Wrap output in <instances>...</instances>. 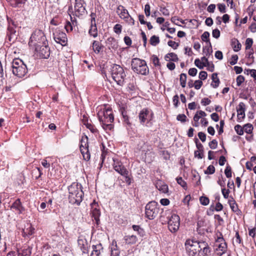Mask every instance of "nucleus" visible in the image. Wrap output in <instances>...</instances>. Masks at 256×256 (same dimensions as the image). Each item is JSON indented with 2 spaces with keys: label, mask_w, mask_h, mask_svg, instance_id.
<instances>
[{
  "label": "nucleus",
  "mask_w": 256,
  "mask_h": 256,
  "mask_svg": "<svg viewBox=\"0 0 256 256\" xmlns=\"http://www.w3.org/2000/svg\"><path fill=\"white\" fill-rule=\"evenodd\" d=\"M78 246L82 252L83 253H88V248H87V242L86 240H82V239H78Z\"/></svg>",
  "instance_id": "nucleus-29"
},
{
  "label": "nucleus",
  "mask_w": 256,
  "mask_h": 256,
  "mask_svg": "<svg viewBox=\"0 0 256 256\" xmlns=\"http://www.w3.org/2000/svg\"><path fill=\"white\" fill-rule=\"evenodd\" d=\"M198 256H210L212 252V249L208 242L206 241L198 240Z\"/></svg>",
  "instance_id": "nucleus-15"
},
{
  "label": "nucleus",
  "mask_w": 256,
  "mask_h": 256,
  "mask_svg": "<svg viewBox=\"0 0 256 256\" xmlns=\"http://www.w3.org/2000/svg\"><path fill=\"white\" fill-rule=\"evenodd\" d=\"M198 240H187L185 242L186 249L189 256H198Z\"/></svg>",
  "instance_id": "nucleus-9"
},
{
  "label": "nucleus",
  "mask_w": 256,
  "mask_h": 256,
  "mask_svg": "<svg viewBox=\"0 0 256 256\" xmlns=\"http://www.w3.org/2000/svg\"><path fill=\"white\" fill-rule=\"evenodd\" d=\"M124 20L129 24H130L132 26L134 24V20L130 16V14L129 16H126V18H125Z\"/></svg>",
  "instance_id": "nucleus-59"
},
{
  "label": "nucleus",
  "mask_w": 256,
  "mask_h": 256,
  "mask_svg": "<svg viewBox=\"0 0 256 256\" xmlns=\"http://www.w3.org/2000/svg\"><path fill=\"white\" fill-rule=\"evenodd\" d=\"M234 130L238 135L242 136L244 134V128L239 124L234 126Z\"/></svg>",
  "instance_id": "nucleus-49"
},
{
  "label": "nucleus",
  "mask_w": 256,
  "mask_h": 256,
  "mask_svg": "<svg viewBox=\"0 0 256 256\" xmlns=\"http://www.w3.org/2000/svg\"><path fill=\"white\" fill-rule=\"evenodd\" d=\"M178 184L181 186L184 189L187 188L186 182L182 179V177H178L176 178Z\"/></svg>",
  "instance_id": "nucleus-45"
},
{
  "label": "nucleus",
  "mask_w": 256,
  "mask_h": 256,
  "mask_svg": "<svg viewBox=\"0 0 256 256\" xmlns=\"http://www.w3.org/2000/svg\"><path fill=\"white\" fill-rule=\"evenodd\" d=\"M158 204L155 201L150 202L145 206L146 216L149 220H154L159 212Z\"/></svg>",
  "instance_id": "nucleus-7"
},
{
  "label": "nucleus",
  "mask_w": 256,
  "mask_h": 256,
  "mask_svg": "<svg viewBox=\"0 0 256 256\" xmlns=\"http://www.w3.org/2000/svg\"><path fill=\"white\" fill-rule=\"evenodd\" d=\"M202 82L200 80H196L194 82V87L196 90H199L202 85Z\"/></svg>",
  "instance_id": "nucleus-64"
},
{
  "label": "nucleus",
  "mask_w": 256,
  "mask_h": 256,
  "mask_svg": "<svg viewBox=\"0 0 256 256\" xmlns=\"http://www.w3.org/2000/svg\"><path fill=\"white\" fill-rule=\"evenodd\" d=\"M98 116L102 128L105 130H111L114 126L112 122L114 120L111 108H104L98 113Z\"/></svg>",
  "instance_id": "nucleus-2"
},
{
  "label": "nucleus",
  "mask_w": 256,
  "mask_h": 256,
  "mask_svg": "<svg viewBox=\"0 0 256 256\" xmlns=\"http://www.w3.org/2000/svg\"><path fill=\"white\" fill-rule=\"evenodd\" d=\"M168 44L169 46L172 47L174 49H176L179 46V44L174 41L169 40L168 42Z\"/></svg>",
  "instance_id": "nucleus-53"
},
{
  "label": "nucleus",
  "mask_w": 256,
  "mask_h": 256,
  "mask_svg": "<svg viewBox=\"0 0 256 256\" xmlns=\"http://www.w3.org/2000/svg\"><path fill=\"white\" fill-rule=\"evenodd\" d=\"M68 190L69 202L72 204L80 205L84 195L82 184L78 182H73L68 187Z\"/></svg>",
  "instance_id": "nucleus-1"
},
{
  "label": "nucleus",
  "mask_w": 256,
  "mask_h": 256,
  "mask_svg": "<svg viewBox=\"0 0 256 256\" xmlns=\"http://www.w3.org/2000/svg\"><path fill=\"white\" fill-rule=\"evenodd\" d=\"M208 146L211 149H216L218 146V142L216 140H213L208 144Z\"/></svg>",
  "instance_id": "nucleus-54"
},
{
  "label": "nucleus",
  "mask_w": 256,
  "mask_h": 256,
  "mask_svg": "<svg viewBox=\"0 0 256 256\" xmlns=\"http://www.w3.org/2000/svg\"><path fill=\"white\" fill-rule=\"evenodd\" d=\"M87 128L89 129L90 132L94 134L98 132L97 129L92 124H91L89 123L88 125L86 126Z\"/></svg>",
  "instance_id": "nucleus-56"
},
{
  "label": "nucleus",
  "mask_w": 256,
  "mask_h": 256,
  "mask_svg": "<svg viewBox=\"0 0 256 256\" xmlns=\"http://www.w3.org/2000/svg\"><path fill=\"white\" fill-rule=\"evenodd\" d=\"M218 248L219 250L222 252L218 254L220 256L226 252L227 250V244L226 242H221L218 244Z\"/></svg>",
  "instance_id": "nucleus-40"
},
{
  "label": "nucleus",
  "mask_w": 256,
  "mask_h": 256,
  "mask_svg": "<svg viewBox=\"0 0 256 256\" xmlns=\"http://www.w3.org/2000/svg\"><path fill=\"white\" fill-rule=\"evenodd\" d=\"M92 252L90 254V256H100L101 252L103 250V247L102 244L100 243L96 245L92 246Z\"/></svg>",
  "instance_id": "nucleus-23"
},
{
  "label": "nucleus",
  "mask_w": 256,
  "mask_h": 256,
  "mask_svg": "<svg viewBox=\"0 0 256 256\" xmlns=\"http://www.w3.org/2000/svg\"><path fill=\"white\" fill-rule=\"evenodd\" d=\"M195 65L200 69H202L204 66H206V64L204 62H202L198 58H196L194 60Z\"/></svg>",
  "instance_id": "nucleus-48"
},
{
  "label": "nucleus",
  "mask_w": 256,
  "mask_h": 256,
  "mask_svg": "<svg viewBox=\"0 0 256 256\" xmlns=\"http://www.w3.org/2000/svg\"><path fill=\"white\" fill-rule=\"evenodd\" d=\"M176 120L182 122H184L186 121V116L184 114H179L177 116Z\"/></svg>",
  "instance_id": "nucleus-52"
},
{
  "label": "nucleus",
  "mask_w": 256,
  "mask_h": 256,
  "mask_svg": "<svg viewBox=\"0 0 256 256\" xmlns=\"http://www.w3.org/2000/svg\"><path fill=\"white\" fill-rule=\"evenodd\" d=\"M230 45L233 50L236 52H238L242 48V44L236 38H232L230 40Z\"/></svg>",
  "instance_id": "nucleus-25"
},
{
  "label": "nucleus",
  "mask_w": 256,
  "mask_h": 256,
  "mask_svg": "<svg viewBox=\"0 0 256 256\" xmlns=\"http://www.w3.org/2000/svg\"><path fill=\"white\" fill-rule=\"evenodd\" d=\"M153 112L148 108H144L140 110L138 114V118L141 124H144L145 122L146 124L150 123L151 120L153 119ZM148 126V124H146Z\"/></svg>",
  "instance_id": "nucleus-10"
},
{
  "label": "nucleus",
  "mask_w": 256,
  "mask_h": 256,
  "mask_svg": "<svg viewBox=\"0 0 256 256\" xmlns=\"http://www.w3.org/2000/svg\"><path fill=\"white\" fill-rule=\"evenodd\" d=\"M212 82L211 84V86L214 88H216L218 86L220 83L219 78L218 77L217 73H213L212 75Z\"/></svg>",
  "instance_id": "nucleus-34"
},
{
  "label": "nucleus",
  "mask_w": 256,
  "mask_h": 256,
  "mask_svg": "<svg viewBox=\"0 0 256 256\" xmlns=\"http://www.w3.org/2000/svg\"><path fill=\"white\" fill-rule=\"evenodd\" d=\"M34 228L32 227L30 224H28L26 227L22 230V235L24 237L30 238V236H32L34 234Z\"/></svg>",
  "instance_id": "nucleus-20"
},
{
  "label": "nucleus",
  "mask_w": 256,
  "mask_h": 256,
  "mask_svg": "<svg viewBox=\"0 0 256 256\" xmlns=\"http://www.w3.org/2000/svg\"><path fill=\"white\" fill-rule=\"evenodd\" d=\"M159 190L164 193H166L168 192V186L166 184H163L160 186V188H158Z\"/></svg>",
  "instance_id": "nucleus-58"
},
{
  "label": "nucleus",
  "mask_w": 256,
  "mask_h": 256,
  "mask_svg": "<svg viewBox=\"0 0 256 256\" xmlns=\"http://www.w3.org/2000/svg\"><path fill=\"white\" fill-rule=\"evenodd\" d=\"M88 33L94 38H96L98 36V30L96 25H90V28L89 30Z\"/></svg>",
  "instance_id": "nucleus-39"
},
{
  "label": "nucleus",
  "mask_w": 256,
  "mask_h": 256,
  "mask_svg": "<svg viewBox=\"0 0 256 256\" xmlns=\"http://www.w3.org/2000/svg\"><path fill=\"white\" fill-rule=\"evenodd\" d=\"M48 44V42L42 30H36L31 35L28 44L32 46V44L35 46V44Z\"/></svg>",
  "instance_id": "nucleus-6"
},
{
  "label": "nucleus",
  "mask_w": 256,
  "mask_h": 256,
  "mask_svg": "<svg viewBox=\"0 0 256 256\" xmlns=\"http://www.w3.org/2000/svg\"><path fill=\"white\" fill-rule=\"evenodd\" d=\"M215 172V168L212 165L209 166L204 171L205 174H212Z\"/></svg>",
  "instance_id": "nucleus-46"
},
{
  "label": "nucleus",
  "mask_w": 256,
  "mask_h": 256,
  "mask_svg": "<svg viewBox=\"0 0 256 256\" xmlns=\"http://www.w3.org/2000/svg\"><path fill=\"white\" fill-rule=\"evenodd\" d=\"M35 51L37 54L42 58H48L50 55V48L48 44H35Z\"/></svg>",
  "instance_id": "nucleus-12"
},
{
  "label": "nucleus",
  "mask_w": 256,
  "mask_h": 256,
  "mask_svg": "<svg viewBox=\"0 0 256 256\" xmlns=\"http://www.w3.org/2000/svg\"><path fill=\"white\" fill-rule=\"evenodd\" d=\"M160 42L159 37L155 35L152 36L150 40V44L153 46H156L160 43Z\"/></svg>",
  "instance_id": "nucleus-41"
},
{
  "label": "nucleus",
  "mask_w": 256,
  "mask_h": 256,
  "mask_svg": "<svg viewBox=\"0 0 256 256\" xmlns=\"http://www.w3.org/2000/svg\"><path fill=\"white\" fill-rule=\"evenodd\" d=\"M244 76L242 75L238 76L236 79V84L238 86H240L244 82Z\"/></svg>",
  "instance_id": "nucleus-55"
},
{
  "label": "nucleus",
  "mask_w": 256,
  "mask_h": 256,
  "mask_svg": "<svg viewBox=\"0 0 256 256\" xmlns=\"http://www.w3.org/2000/svg\"><path fill=\"white\" fill-rule=\"evenodd\" d=\"M180 224V218L176 214H172L168 221V230L172 232H175L179 229Z\"/></svg>",
  "instance_id": "nucleus-13"
},
{
  "label": "nucleus",
  "mask_w": 256,
  "mask_h": 256,
  "mask_svg": "<svg viewBox=\"0 0 256 256\" xmlns=\"http://www.w3.org/2000/svg\"><path fill=\"white\" fill-rule=\"evenodd\" d=\"M106 44L108 46L110 49H116L118 48V44L116 40L113 37H110L106 40Z\"/></svg>",
  "instance_id": "nucleus-28"
},
{
  "label": "nucleus",
  "mask_w": 256,
  "mask_h": 256,
  "mask_svg": "<svg viewBox=\"0 0 256 256\" xmlns=\"http://www.w3.org/2000/svg\"><path fill=\"white\" fill-rule=\"evenodd\" d=\"M224 173L228 178L232 177V169L229 165H228L224 170Z\"/></svg>",
  "instance_id": "nucleus-51"
},
{
  "label": "nucleus",
  "mask_w": 256,
  "mask_h": 256,
  "mask_svg": "<svg viewBox=\"0 0 256 256\" xmlns=\"http://www.w3.org/2000/svg\"><path fill=\"white\" fill-rule=\"evenodd\" d=\"M238 60V56L236 54H234L232 56L231 60L230 62V64L233 66L237 63Z\"/></svg>",
  "instance_id": "nucleus-62"
},
{
  "label": "nucleus",
  "mask_w": 256,
  "mask_h": 256,
  "mask_svg": "<svg viewBox=\"0 0 256 256\" xmlns=\"http://www.w3.org/2000/svg\"><path fill=\"white\" fill-rule=\"evenodd\" d=\"M12 67L13 74L19 78L24 76L28 72L26 66L20 58L13 60Z\"/></svg>",
  "instance_id": "nucleus-5"
},
{
  "label": "nucleus",
  "mask_w": 256,
  "mask_h": 256,
  "mask_svg": "<svg viewBox=\"0 0 256 256\" xmlns=\"http://www.w3.org/2000/svg\"><path fill=\"white\" fill-rule=\"evenodd\" d=\"M253 40L251 38H248L246 41V49H250L252 45Z\"/></svg>",
  "instance_id": "nucleus-50"
},
{
  "label": "nucleus",
  "mask_w": 256,
  "mask_h": 256,
  "mask_svg": "<svg viewBox=\"0 0 256 256\" xmlns=\"http://www.w3.org/2000/svg\"><path fill=\"white\" fill-rule=\"evenodd\" d=\"M86 6V3L84 0H75L74 15L79 18L87 14Z\"/></svg>",
  "instance_id": "nucleus-11"
},
{
  "label": "nucleus",
  "mask_w": 256,
  "mask_h": 256,
  "mask_svg": "<svg viewBox=\"0 0 256 256\" xmlns=\"http://www.w3.org/2000/svg\"><path fill=\"white\" fill-rule=\"evenodd\" d=\"M10 209L14 210L17 214H20L25 211V208L23 206L20 200L17 198L11 205Z\"/></svg>",
  "instance_id": "nucleus-18"
},
{
  "label": "nucleus",
  "mask_w": 256,
  "mask_h": 256,
  "mask_svg": "<svg viewBox=\"0 0 256 256\" xmlns=\"http://www.w3.org/2000/svg\"><path fill=\"white\" fill-rule=\"evenodd\" d=\"M186 74L182 73L180 75V84L182 88H184L186 86Z\"/></svg>",
  "instance_id": "nucleus-43"
},
{
  "label": "nucleus",
  "mask_w": 256,
  "mask_h": 256,
  "mask_svg": "<svg viewBox=\"0 0 256 256\" xmlns=\"http://www.w3.org/2000/svg\"><path fill=\"white\" fill-rule=\"evenodd\" d=\"M132 228L134 230L137 232L138 234L140 235V236L143 237L145 235V232L144 230L140 226L134 224L132 226Z\"/></svg>",
  "instance_id": "nucleus-36"
},
{
  "label": "nucleus",
  "mask_w": 256,
  "mask_h": 256,
  "mask_svg": "<svg viewBox=\"0 0 256 256\" xmlns=\"http://www.w3.org/2000/svg\"><path fill=\"white\" fill-rule=\"evenodd\" d=\"M243 128L244 131L249 134L252 133L254 128L252 125L250 124H246L245 125H244Z\"/></svg>",
  "instance_id": "nucleus-44"
},
{
  "label": "nucleus",
  "mask_w": 256,
  "mask_h": 256,
  "mask_svg": "<svg viewBox=\"0 0 256 256\" xmlns=\"http://www.w3.org/2000/svg\"><path fill=\"white\" fill-rule=\"evenodd\" d=\"M32 253V248L25 246L21 250L18 251V256H30Z\"/></svg>",
  "instance_id": "nucleus-30"
},
{
  "label": "nucleus",
  "mask_w": 256,
  "mask_h": 256,
  "mask_svg": "<svg viewBox=\"0 0 256 256\" xmlns=\"http://www.w3.org/2000/svg\"><path fill=\"white\" fill-rule=\"evenodd\" d=\"M205 222L204 220L201 218L200 220H198L197 222V232L199 233H203L204 232V230L202 228L204 226Z\"/></svg>",
  "instance_id": "nucleus-38"
},
{
  "label": "nucleus",
  "mask_w": 256,
  "mask_h": 256,
  "mask_svg": "<svg viewBox=\"0 0 256 256\" xmlns=\"http://www.w3.org/2000/svg\"><path fill=\"white\" fill-rule=\"evenodd\" d=\"M116 12L119 16L122 19L126 18V16H129L128 10L122 5H120L117 7Z\"/></svg>",
  "instance_id": "nucleus-24"
},
{
  "label": "nucleus",
  "mask_w": 256,
  "mask_h": 256,
  "mask_svg": "<svg viewBox=\"0 0 256 256\" xmlns=\"http://www.w3.org/2000/svg\"><path fill=\"white\" fill-rule=\"evenodd\" d=\"M132 69L137 74L146 76L148 73V68L144 60L134 58L131 62Z\"/></svg>",
  "instance_id": "nucleus-4"
},
{
  "label": "nucleus",
  "mask_w": 256,
  "mask_h": 256,
  "mask_svg": "<svg viewBox=\"0 0 256 256\" xmlns=\"http://www.w3.org/2000/svg\"><path fill=\"white\" fill-rule=\"evenodd\" d=\"M144 13L146 16H149L150 14V7L149 4H147L144 6Z\"/></svg>",
  "instance_id": "nucleus-60"
},
{
  "label": "nucleus",
  "mask_w": 256,
  "mask_h": 256,
  "mask_svg": "<svg viewBox=\"0 0 256 256\" xmlns=\"http://www.w3.org/2000/svg\"><path fill=\"white\" fill-rule=\"evenodd\" d=\"M92 47L94 52L96 54H98L103 46L100 42L94 40L92 44Z\"/></svg>",
  "instance_id": "nucleus-31"
},
{
  "label": "nucleus",
  "mask_w": 256,
  "mask_h": 256,
  "mask_svg": "<svg viewBox=\"0 0 256 256\" xmlns=\"http://www.w3.org/2000/svg\"><path fill=\"white\" fill-rule=\"evenodd\" d=\"M54 38L55 42L60 44L62 46H66L67 42V38L66 34L60 32V30L56 31L54 34Z\"/></svg>",
  "instance_id": "nucleus-16"
},
{
  "label": "nucleus",
  "mask_w": 256,
  "mask_h": 256,
  "mask_svg": "<svg viewBox=\"0 0 256 256\" xmlns=\"http://www.w3.org/2000/svg\"><path fill=\"white\" fill-rule=\"evenodd\" d=\"M220 32L218 28L214 29L212 30V36L216 38H218L220 36Z\"/></svg>",
  "instance_id": "nucleus-63"
},
{
  "label": "nucleus",
  "mask_w": 256,
  "mask_h": 256,
  "mask_svg": "<svg viewBox=\"0 0 256 256\" xmlns=\"http://www.w3.org/2000/svg\"><path fill=\"white\" fill-rule=\"evenodd\" d=\"M246 105L243 102H240L236 108L237 116L238 120L243 119L245 117Z\"/></svg>",
  "instance_id": "nucleus-21"
},
{
  "label": "nucleus",
  "mask_w": 256,
  "mask_h": 256,
  "mask_svg": "<svg viewBox=\"0 0 256 256\" xmlns=\"http://www.w3.org/2000/svg\"><path fill=\"white\" fill-rule=\"evenodd\" d=\"M203 52L206 54V56L209 58L212 52V46L211 42L203 48Z\"/></svg>",
  "instance_id": "nucleus-37"
},
{
  "label": "nucleus",
  "mask_w": 256,
  "mask_h": 256,
  "mask_svg": "<svg viewBox=\"0 0 256 256\" xmlns=\"http://www.w3.org/2000/svg\"><path fill=\"white\" fill-rule=\"evenodd\" d=\"M68 12L70 16L72 23L70 22L69 21H66V24L64 26V28H65L66 30V32H70L72 31V25H74V23L76 24V20L75 18L74 20H72V18L71 16V13L73 12V11H72V5L69 6Z\"/></svg>",
  "instance_id": "nucleus-19"
},
{
  "label": "nucleus",
  "mask_w": 256,
  "mask_h": 256,
  "mask_svg": "<svg viewBox=\"0 0 256 256\" xmlns=\"http://www.w3.org/2000/svg\"><path fill=\"white\" fill-rule=\"evenodd\" d=\"M111 255L110 256H120V251L118 248L116 242L113 240L111 246Z\"/></svg>",
  "instance_id": "nucleus-26"
},
{
  "label": "nucleus",
  "mask_w": 256,
  "mask_h": 256,
  "mask_svg": "<svg viewBox=\"0 0 256 256\" xmlns=\"http://www.w3.org/2000/svg\"><path fill=\"white\" fill-rule=\"evenodd\" d=\"M166 61L177 62L178 60V56L174 52H170L166 54L164 56Z\"/></svg>",
  "instance_id": "nucleus-35"
},
{
  "label": "nucleus",
  "mask_w": 256,
  "mask_h": 256,
  "mask_svg": "<svg viewBox=\"0 0 256 256\" xmlns=\"http://www.w3.org/2000/svg\"><path fill=\"white\" fill-rule=\"evenodd\" d=\"M16 32V30L12 26H9L8 27L7 29V34L12 36V34H14Z\"/></svg>",
  "instance_id": "nucleus-61"
},
{
  "label": "nucleus",
  "mask_w": 256,
  "mask_h": 256,
  "mask_svg": "<svg viewBox=\"0 0 256 256\" xmlns=\"http://www.w3.org/2000/svg\"><path fill=\"white\" fill-rule=\"evenodd\" d=\"M120 110L121 112V114L122 116L124 122L125 124H127L128 126H130L131 124L129 120V118L127 115L126 112V111L124 108L123 107L120 108Z\"/></svg>",
  "instance_id": "nucleus-33"
},
{
  "label": "nucleus",
  "mask_w": 256,
  "mask_h": 256,
  "mask_svg": "<svg viewBox=\"0 0 256 256\" xmlns=\"http://www.w3.org/2000/svg\"><path fill=\"white\" fill-rule=\"evenodd\" d=\"M210 35V34L208 32H204L201 36L202 40L206 42L208 44H210V42L209 38Z\"/></svg>",
  "instance_id": "nucleus-42"
},
{
  "label": "nucleus",
  "mask_w": 256,
  "mask_h": 256,
  "mask_svg": "<svg viewBox=\"0 0 256 256\" xmlns=\"http://www.w3.org/2000/svg\"><path fill=\"white\" fill-rule=\"evenodd\" d=\"M231 199L228 200V203L232 212H236L240 211L238 204L232 197H230Z\"/></svg>",
  "instance_id": "nucleus-32"
},
{
  "label": "nucleus",
  "mask_w": 256,
  "mask_h": 256,
  "mask_svg": "<svg viewBox=\"0 0 256 256\" xmlns=\"http://www.w3.org/2000/svg\"><path fill=\"white\" fill-rule=\"evenodd\" d=\"M110 74L113 80L120 86L124 84L126 73L123 68L118 64H112L110 68Z\"/></svg>",
  "instance_id": "nucleus-3"
},
{
  "label": "nucleus",
  "mask_w": 256,
  "mask_h": 256,
  "mask_svg": "<svg viewBox=\"0 0 256 256\" xmlns=\"http://www.w3.org/2000/svg\"><path fill=\"white\" fill-rule=\"evenodd\" d=\"M26 0H6L14 8H19L25 4Z\"/></svg>",
  "instance_id": "nucleus-27"
},
{
  "label": "nucleus",
  "mask_w": 256,
  "mask_h": 256,
  "mask_svg": "<svg viewBox=\"0 0 256 256\" xmlns=\"http://www.w3.org/2000/svg\"><path fill=\"white\" fill-rule=\"evenodd\" d=\"M91 208L92 217L95 220L96 224L98 225L100 223V212L98 208V204L95 200L91 204Z\"/></svg>",
  "instance_id": "nucleus-17"
},
{
  "label": "nucleus",
  "mask_w": 256,
  "mask_h": 256,
  "mask_svg": "<svg viewBox=\"0 0 256 256\" xmlns=\"http://www.w3.org/2000/svg\"><path fill=\"white\" fill-rule=\"evenodd\" d=\"M80 148L84 160L88 161L90 158V154L88 149V137L86 136H82Z\"/></svg>",
  "instance_id": "nucleus-8"
},
{
  "label": "nucleus",
  "mask_w": 256,
  "mask_h": 256,
  "mask_svg": "<svg viewBox=\"0 0 256 256\" xmlns=\"http://www.w3.org/2000/svg\"><path fill=\"white\" fill-rule=\"evenodd\" d=\"M122 26L120 24H116L114 28V32L117 34H120L122 32Z\"/></svg>",
  "instance_id": "nucleus-57"
},
{
  "label": "nucleus",
  "mask_w": 256,
  "mask_h": 256,
  "mask_svg": "<svg viewBox=\"0 0 256 256\" xmlns=\"http://www.w3.org/2000/svg\"><path fill=\"white\" fill-rule=\"evenodd\" d=\"M200 204L204 206H207L210 202L209 198L206 196H202L200 198Z\"/></svg>",
  "instance_id": "nucleus-47"
},
{
  "label": "nucleus",
  "mask_w": 256,
  "mask_h": 256,
  "mask_svg": "<svg viewBox=\"0 0 256 256\" xmlns=\"http://www.w3.org/2000/svg\"><path fill=\"white\" fill-rule=\"evenodd\" d=\"M112 160L114 162L112 166L114 170L120 175L127 178L128 172L122 164V162L116 158H113Z\"/></svg>",
  "instance_id": "nucleus-14"
},
{
  "label": "nucleus",
  "mask_w": 256,
  "mask_h": 256,
  "mask_svg": "<svg viewBox=\"0 0 256 256\" xmlns=\"http://www.w3.org/2000/svg\"><path fill=\"white\" fill-rule=\"evenodd\" d=\"M123 240L126 244L128 245L134 244L138 241L137 236L134 234L125 236Z\"/></svg>",
  "instance_id": "nucleus-22"
}]
</instances>
